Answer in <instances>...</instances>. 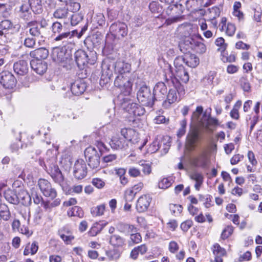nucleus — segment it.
Returning a JSON list of instances; mask_svg holds the SVG:
<instances>
[{
    "label": "nucleus",
    "instance_id": "nucleus-40",
    "mask_svg": "<svg viewBox=\"0 0 262 262\" xmlns=\"http://www.w3.org/2000/svg\"><path fill=\"white\" fill-rule=\"evenodd\" d=\"M106 255L110 259H117L119 258L121 251L116 247H114L106 251Z\"/></svg>",
    "mask_w": 262,
    "mask_h": 262
},
{
    "label": "nucleus",
    "instance_id": "nucleus-52",
    "mask_svg": "<svg viewBox=\"0 0 262 262\" xmlns=\"http://www.w3.org/2000/svg\"><path fill=\"white\" fill-rule=\"evenodd\" d=\"M136 196L135 193L133 190H131L129 188L126 189L124 192V199L126 202H132Z\"/></svg>",
    "mask_w": 262,
    "mask_h": 262
},
{
    "label": "nucleus",
    "instance_id": "nucleus-61",
    "mask_svg": "<svg viewBox=\"0 0 262 262\" xmlns=\"http://www.w3.org/2000/svg\"><path fill=\"white\" fill-rule=\"evenodd\" d=\"M96 145L101 154L109 150V149L106 146V145L100 141H97L96 142Z\"/></svg>",
    "mask_w": 262,
    "mask_h": 262
},
{
    "label": "nucleus",
    "instance_id": "nucleus-4",
    "mask_svg": "<svg viewBox=\"0 0 262 262\" xmlns=\"http://www.w3.org/2000/svg\"><path fill=\"white\" fill-rule=\"evenodd\" d=\"M176 67V74L174 76L171 70V67L168 66L167 69L164 70V75L165 80L167 83L172 82L173 78H175L177 81H181L182 82L187 83L189 79L188 72L182 64L174 65Z\"/></svg>",
    "mask_w": 262,
    "mask_h": 262
},
{
    "label": "nucleus",
    "instance_id": "nucleus-29",
    "mask_svg": "<svg viewBox=\"0 0 262 262\" xmlns=\"http://www.w3.org/2000/svg\"><path fill=\"white\" fill-rule=\"evenodd\" d=\"M27 28L29 29L30 34L36 37H42V32L37 21H30L28 23Z\"/></svg>",
    "mask_w": 262,
    "mask_h": 262
},
{
    "label": "nucleus",
    "instance_id": "nucleus-54",
    "mask_svg": "<svg viewBox=\"0 0 262 262\" xmlns=\"http://www.w3.org/2000/svg\"><path fill=\"white\" fill-rule=\"evenodd\" d=\"M147 253L149 257L155 258L161 255V251L158 247H152L151 250Z\"/></svg>",
    "mask_w": 262,
    "mask_h": 262
},
{
    "label": "nucleus",
    "instance_id": "nucleus-1",
    "mask_svg": "<svg viewBox=\"0 0 262 262\" xmlns=\"http://www.w3.org/2000/svg\"><path fill=\"white\" fill-rule=\"evenodd\" d=\"M64 29L61 23L57 21L54 22L50 28L54 40L65 48L73 43L74 34L76 31L64 32Z\"/></svg>",
    "mask_w": 262,
    "mask_h": 262
},
{
    "label": "nucleus",
    "instance_id": "nucleus-33",
    "mask_svg": "<svg viewBox=\"0 0 262 262\" xmlns=\"http://www.w3.org/2000/svg\"><path fill=\"white\" fill-rule=\"evenodd\" d=\"M17 201L23 205H28L31 203L30 195L26 190H20L17 195Z\"/></svg>",
    "mask_w": 262,
    "mask_h": 262
},
{
    "label": "nucleus",
    "instance_id": "nucleus-44",
    "mask_svg": "<svg viewBox=\"0 0 262 262\" xmlns=\"http://www.w3.org/2000/svg\"><path fill=\"white\" fill-rule=\"evenodd\" d=\"M10 215L8 207L4 204H0V216L4 220H8Z\"/></svg>",
    "mask_w": 262,
    "mask_h": 262
},
{
    "label": "nucleus",
    "instance_id": "nucleus-25",
    "mask_svg": "<svg viewBox=\"0 0 262 262\" xmlns=\"http://www.w3.org/2000/svg\"><path fill=\"white\" fill-rule=\"evenodd\" d=\"M110 145L114 149H121L127 146V141L124 138L119 136L118 135L112 137Z\"/></svg>",
    "mask_w": 262,
    "mask_h": 262
},
{
    "label": "nucleus",
    "instance_id": "nucleus-21",
    "mask_svg": "<svg viewBox=\"0 0 262 262\" xmlns=\"http://www.w3.org/2000/svg\"><path fill=\"white\" fill-rule=\"evenodd\" d=\"M30 63L32 69L39 75L43 74L47 70L48 64L42 60L32 59Z\"/></svg>",
    "mask_w": 262,
    "mask_h": 262
},
{
    "label": "nucleus",
    "instance_id": "nucleus-20",
    "mask_svg": "<svg viewBox=\"0 0 262 262\" xmlns=\"http://www.w3.org/2000/svg\"><path fill=\"white\" fill-rule=\"evenodd\" d=\"M69 58V55L67 53L65 48H55L52 51V58L57 63L66 62Z\"/></svg>",
    "mask_w": 262,
    "mask_h": 262
},
{
    "label": "nucleus",
    "instance_id": "nucleus-39",
    "mask_svg": "<svg viewBox=\"0 0 262 262\" xmlns=\"http://www.w3.org/2000/svg\"><path fill=\"white\" fill-rule=\"evenodd\" d=\"M68 215L69 216H77L82 218L83 216V212L81 208L79 206H75L71 208L68 211Z\"/></svg>",
    "mask_w": 262,
    "mask_h": 262
},
{
    "label": "nucleus",
    "instance_id": "nucleus-17",
    "mask_svg": "<svg viewBox=\"0 0 262 262\" xmlns=\"http://www.w3.org/2000/svg\"><path fill=\"white\" fill-rule=\"evenodd\" d=\"M102 75L101 80L102 78L105 79L106 82H108L113 76V72L115 73V62L107 60L103 62L102 65ZM101 81H100V83Z\"/></svg>",
    "mask_w": 262,
    "mask_h": 262
},
{
    "label": "nucleus",
    "instance_id": "nucleus-46",
    "mask_svg": "<svg viewBox=\"0 0 262 262\" xmlns=\"http://www.w3.org/2000/svg\"><path fill=\"white\" fill-rule=\"evenodd\" d=\"M169 209L173 215L178 216L182 212L183 207L181 205L170 204L169 205Z\"/></svg>",
    "mask_w": 262,
    "mask_h": 262
},
{
    "label": "nucleus",
    "instance_id": "nucleus-56",
    "mask_svg": "<svg viewBox=\"0 0 262 262\" xmlns=\"http://www.w3.org/2000/svg\"><path fill=\"white\" fill-rule=\"evenodd\" d=\"M60 237L67 245L71 244L72 241L74 238V237L73 235H66L63 234L62 232H60Z\"/></svg>",
    "mask_w": 262,
    "mask_h": 262
},
{
    "label": "nucleus",
    "instance_id": "nucleus-9",
    "mask_svg": "<svg viewBox=\"0 0 262 262\" xmlns=\"http://www.w3.org/2000/svg\"><path fill=\"white\" fill-rule=\"evenodd\" d=\"M131 76L118 75L114 81V85L119 88L125 95H129L132 91L133 80Z\"/></svg>",
    "mask_w": 262,
    "mask_h": 262
},
{
    "label": "nucleus",
    "instance_id": "nucleus-15",
    "mask_svg": "<svg viewBox=\"0 0 262 262\" xmlns=\"http://www.w3.org/2000/svg\"><path fill=\"white\" fill-rule=\"evenodd\" d=\"M185 63L187 66L190 68H195L199 63V58L195 54H188L184 56H179L177 57L174 61V64L179 66Z\"/></svg>",
    "mask_w": 262,
    "mask_h": 262
},
{
    "label": "nucleus",
    "instance_id": "nucleus-36",
    "mask_svg": "<svg viewBox=\"0 0 262 262\" xmlns=\"http://www.w3.org/2000/svg\"><path fill=\"white\" fill-rule=\"evenodd\" d=\"M172 178L170 177L163 178L158 183V187L160 189H166L171 186L173 183Z\"/></svg>",
    "mask_w": 262,
    "mask_h": 262
},
{
    "label": "nucleus",
    "instance_id": "nucleus-16",
    "mask_svg": "<svg viewBox=\"0 0 262 262\" xmlns=\"http://www.w3.org/2000/svg\"><path fill=\"white\" fill-rule=\"evenodd\" d=\"M73 175L77 180H81L87 174V167L84 161L78 159L76 161L73 166Z\"/></svg>",
    "mask_w": 262,
    "mask_h": 262
},
{
    "label": "nucleus",
    "instance_id": "nucleus-11",
    "mask_svg": "<svg viewBox=\"0 0 262 262\" xmlns=\"http://www.w3.org/2000/svg\"><path fill=\"white\" fill-rule=\"evenodd\" d=\"M23 59L20 60L19 62H17V75H21V77H17V80H18L21 85L24 86H29V78L25 76L28 73V62L27 60L29 59L28 54L23 55Z\"/></svg>",
    "mask_w": 262,
    "mask_h": 262
},
{
    "label": "nucleus",
    "instance_id": "nucleus-58",
    "mask_svg": "<svg viewBox=\"0 0 262 262\" xmlns=\"http://www.w3.org/2000/svg\"><path fill=\"white\" fill-rule=\"evenodd\" d=\"M190 178L191 180L195 182L203 181L204 177L203 175L196 171L192 172L190 175Z\"/></svg>",
    "mask_w": 262,
    "mask_h": 262
},
{
    "label": "nucleus",
    "instance_id": "nucleus-27",
    "mask_svg": "<svg viewBox=\"0 0 262 262\" xmlns=\"http://www.w3.org/2000/svg\"><path fill=\"white\" fill-rule=\"evenodd\" d=\"M192 164L196 167L205 168L208 166V159L205 151L201 152L198 156L192 159Z\"/></svg>",
    "mask_w": 262,
    "mask_h": 262
},
{
    "label": "nucleus",
    "instance_id": "nucleus-2",
    "mask_svg": "<svg viewBox=\"0 0 262 262\" xmlns=\"http://www.w3.org/2000/svg\"><path fill=\"white\" fill-rule=\"evenodd\" d=\"M197 38L203 40L200 35L195 34H190L188 36H186L179 43V47L180 51L184 54L189 52L190 50H193L198 54L204 53L206 51V46L204 43L196 40Z\"/></svg>",
    "mask_w": 262,
    "mask_h": 262
},
{
    "label": "nucleus",
    "instance_id": "nucleus-64",
    "mask_svg": "<svg viewBox=\"0 0 262 262\" xmlns=\"http://www.w3.org/2000/svg\"><path fill=\"white\" fill-rule=\"evenodd\" d=\"M244 156L240 154H236L233 156L230 160V163L232 165H235L239 161L243 160Z\"/></svg>",
    "mask_w": 262,
    "mask_h": 262
},
{
    "label": "nucleus",
    "instance_id": "nucleus-23",
    "mask_svg": "<svg viewBox=\"0 0 262 262\" xmlns=\"http://www.w3.org/2000/svg\"><path fill=\"white\" fill-rule=\"evenodd\" d=\"M131 66L124 61L119 60L115 62V73L118 75H132Z\"/></svg>",
    "mask_w": 262,
    "mask_h": 262
},
{
    "label": "nucleus",
    "instance_id": "nucleus-12",
    "mask_svg": "<svg viewBox=\"0 0 262 262\" xmlns=\"http://www.w3.org/2000/svg\"><path fill=\"white\" fill-rule=\"evenodd\" d=\"M84 156L91 168L96 170L99 168L100 157L95 147L90 146L86 148L84 151Z\"/></svg>",
    "mask_w": 262,
    "mask_h": 262
},
{
    "label": "nucleus",
    "instance_id": "nucleus-38",
    "mask_svg": "<svg viewBox=\"0 0 262 262\" xmlns=\"http://www.w3.org/2000/svg\"><path fill=\"white\" fill-rule=\"evenodd\" d=\"M4 196L5 199L11 204H16V192L14 190L8 189L5 192Z\"/></svg>",
    "mask_w": 262,
    "mask_h": 262
},
{
    "label": "nucleus",
    "instance_id": "nucleus-3",
    "mask_svg": "<svg viewBox=\"0 0 262 262\" xmlns=\"http://www.w3.org/2000/svg\"><path fill=\"white\" fill-rule=\"evenodd\" d=\"M30 8L35 13H40L42 11L41 0H25L20 7V17L29 20L31 17Z\"/></svg>",
    "mask_w": 262,
    "mask_h": 262
},
{
    "label": "nucleus",
    "instance_id": "nucleus-22",
    "mask_svg": "<svg viewBox=\"0 0 262 262\" xmlns=\"http://www.w3.org/2000/svg\"><path fill=\"white\" fill-rule=\"evenodd\" d=\"M151 198L148 194L141 196L138 200L136 204V209L139 212L145 211L148 208L151 202Z\"/></svg>",
    "mask_w": 262,
    "mask_h": 262
},
{
    "label": "nucleus",
    "instance_id": "nucleus-5",
    "mask_svg": "<svg viewBox=\"0 0 262 262\" xmlns=\"http://www.w3.org/2000/svg\"><path fill=\"white\" fill-rule=\"evenodd\" d=\"M120 106L122 109L128 114L126 117L132 118L141 116L145 113V108L136 103L133 102L127 98H122L120 99Z\"/></svg>",
    "mask_w": 262,
    "mask_h": 262
},
{
    "label": "nucleus",
    "instance_id": "nucleus-32",
    "mask_svg": "<svg viewBox=\"0 0 262 262\" xmlns=\"http://www.w3.org/2000/svg\"><path fill=\"white\" fill-rule=\"evenodd\" d=\"M53 16L56 19L69 18V16H70V12L66 7H60L54 11Z\"/></svg>",
    "mask_w": 262,
    "mask_h": 262
},
{
    "label": "nucleus",
    "instance_id": "nucleus-55",
    "mask_svg": "<svg viewBox=\"0 0 262 262\" xmlns=\"http://www.w3.org/2000/svg\"><path fill=\"white\" fill-rule=\"evenodd\" d=\"M130 240L133 244H139L141 241V236L138 233L133 232L130 233Z\"/></svg>",
    "mask_w": 262,
    "mask_h": 262
},
{
    "label": "nucleus",
    "instance_id": "nucleus-26",
    "mask_svg": "<svg viewBox=\"0 0 262 262\" xmlns=\"http://www.w3.org/2000/svg\"><path fill=\"white\" fill-rule=\"evenodd\" d=\"M85 90L86 84L81 79L76 80L71 84V91L74 95H80L84 93Z\"/></svg>",
    "mask_w": 262,
    "mask_h": 262
},
{
    "label": "nucleus",
    "instance_id": "nucleus-13",
    "mask_svg": "<svg viewBox=\"0 0 262 262\" xmlns=\"http://www.w3.org/2000/svg\"><path fill=\"white\" fill-rule=\"evenodd\" d=\"M110 32L115 38L122 39L127 36L128 28L125 23L117 21L111 25Z\"/></svg>",
    "mask_w": 262,
    "mask_h": 262
},
{
    "label": "nucleus",
    "instance_id": "nucleus-63",
    "mask_svg": "<svg viewBox=\"0 0 262 262\" xmlns=\"http://www.w3.org/2000/svg\"><path fill=\"white\" fill-rule=\"evenodd\" d=\"M203 111V108L201 106H198L195 111L193 112L192 118L196 121H199V118Z\"/></svg>",
    "mask_w": 262,
    "mask_h": 262
},
{
    "label": "nucleus",
    "instance_id": "nucleus-43",
    "mask_svg": "<svg viewBox=\"0 0 262 262\" xmlns=\"http://www.w3.org/2000/svg\"><path fill=\"white\" fill-rule=\"evenodd\" d=\"M242 106V101L241 100L237 101L234 104L233 109L230 112V116L234 119L237 120L239 118V115L238 110Z\"/></svg>",
    "mask_w": 262,
    "mask_h": 262
},
{
    "label": "nucleus",
    "instance_id": "nucleus-42",
    "mask_svg": "<svg viewBox=\"0 0 262 262\" xmlns=\"http://www.w3.org/2000/svg\"><path fill=\"white\" fill-rule=\"evenodd\" d=\"M70 18L71 24L72 26H76L80 23L83 19V15L81 13H75L69 16Z\"/></svg>",
    "mask_w": 262,
    "mask_h": 262
},
{
    "label": "nucleus",
    "instance_id": "nucleus-48",
    "mask_svg": "<svg viewBox=\"0 0 262 262\" xmlns=\"http://www.w3.org/2000/svg\"><path fill=\"white\" fill-rule=\"evenodd\" d=\"M241 86L245 92H249L251 90V86L248 79L245 77H242L239 79Z\"/></svg>",
    "mask_w": 262,
    "mask_h": 262
},
{
    "label": "nucleus",
    "instance_id": "nucleus-41",
    "mask_svg": "<svg viewBox=\"0 0 262 262\" xmlns=\"http://www.w3.org/2000/svg\"><path fill=\"white\" fill-rule=\"evenodd\" d=\"M105 209V205L102 204L91 208V213L93 216H101L104 214Z\"/></svg>",
    "mask_w": 262,
    "mask_h": 262
},
{
    "label": "nucleus",
    "instance_id": "nucleus-35",
    "mask_svg": "<svg viewBox=\"0 0 262 262\" xmlns=\"http://www.w3.org/2000/svg\"><path fill=\"white\" fill-rule=\"evenodd\" d=\"M107 223H96L92 227L90 230L89 232L90 235L94 236H96L98 233L103 229V228L106 225Z\"/></svg>",
    "mask_w": 262,
    "mask_h": 262
},
{
    "label": "nucleus",
    "instance_id": "nucleus-60",
    "mask_svg": "<svg viewBox=\"0 0 262 262\" xmlns=\"http://www.w3.org/2000/svg\"><path fill=\"white\" fill-rule=\"evenodd\" d=\"M192 225L193 222L191 220H187L181 224L180 227L183 231L187 232Z\"/></svg>",
    "mask_w": 262,
    "mask_h": 262
},
{
    "label": "nucleus",
    "instance_id": "nucleus-50",
    "mask_svg": "<svg viewBox=\"0 0 262 262\" xmlns=\"http://www.w3.org/2000/svg\"><path fill=\"white\" fill-rule=\"evenodd\" d=\"M213 253L216 257H222L226 255V250L222 247H213Z\"/></svg>",
    "mask_w": 262,
    "mask_h": 262
},
{
    "label": "nucleus",
    "instance_id": "nucleus-7",
    "mask_svg": "<svg viewBox=\"0 0 262 262\" xmlns=\"http://www.w3.org/2000/svg\"><path fill=\"white\" fill-rule=\"evenodd\" d=\"M45 167L47 172L50 175L54 182L62 185L64 181V177L56 164L54 157L47 160Z\"/></svg>",
    "mask_w": 262,
    "mask_h": 262
},
{
    "label": "nucleus",
    "instance_id": "nucleus-37",
    "mask_svg": "<svg viewBox=\"0 0 262 262\" xmlns=\"http://www.w3.org/2000/svg\"><path fill=\"white\" fill-rule=\"evenodd\" d=\"M146 247H135L131 251L130 257L131 258L135 260L138 258L139 253L143 255L147 251Z\"/></svg>",
    "mask_w": 262,
    "mask_h": 262
},
{
    "label": "nucleus",
    "instance_id": "nucleus-59",
    "mask_svg": "<svg viewBox=\"0 0 262 262\" xmlns=\"http://www.w3.org/2000/svg\"><path fill=\"white\" fill-rule=\"evenodd\" d=\"M235 30L236 27L234 24L231 23L227 24L226 32L228 36H232L234 34Z\"/></svg>",
    "mask_w": 262,
    "mask_h": 262
},
{
    "label": "nucleus",
    "instance_id": "nucleus-6",
    "mask_svg": "<svg viewBox=\"0 0 262 262\" xmlns=\"http://www.w3.org/2000/svg\"><path fill=\"white\" fill-rule=\"evenodd\" d=\"M76 62L79 68L82 69L87 64H94L97 60V53L93 51L87 52L79 50L75 53Z\"/></svg>",
    "mask_w": 262,
    "mask_h": 262
},
{
    "label": "nucleus",
    "instance_id": "nucleus-57",
    "mask_svg": "<svg viewBox=\"0 0 262 262\" xmlns=\"http://www.w3.org/2000/svg\"><path fill=\"white\" fill-rule=\"evenodd\" d=\"M186 120H183L181 122V127L179 129L177 136L179 138L183 136L186 132Z\"/></svg>",
    "mask_w": 262,
    "mask_h": 262
},
{
    "label": "nucleus",
    "instance_id": "nucleus-47",
    "mask_svg": "<svg viewBox=\"0 0 262 262\" xmlns=\"http://www.w3.org/2000/svg\"><path fill=\"white\" fill-rule=\"evenodd\" d=\"M110 243L112 246H121L123 243V239L117 235H112L110 240Z\"/></svg>",
    "mask_w": 262,
    "mask_h": 262
},
{
    "label": "nucleus",
    "instance_id": "nucleus-14",
    "mask_svg": "<svg viewBox=\"0 0 262 262\" xmlns=\"http://www.w3.org/2000/svg\"><path fill=\"white\" fill-rule=\"evenodd\" d=\"M38 186L45 196L49 197L52 200L57 196L56 190L52 187L51 183L48 180L44 179H39Z\"/></svg>",
    "mask_w": 262,
    "mask_h": 262
},
{
    "label": "nucleus",
    "instance_id": "nucleus-10",
    "mask_svg": "<svg viewBox=\"0 0 262 262\" xmlns=\"http://www.w3.org/2000/svg\"><path fill=\"white\" fill-rule=\"evenodd\" d=\"M137 95L138 100L143 105L150 107L154 105L155 101L154 94L147 85H143L141 86Z\"/></svg>",
    "mask_w": 262,
    "mask_h": 262
},
{
    "label": "nucleus",
    "instance_id": "nucleus-28",
    "mask_svg": "<svg viewBox=\"0 0 262 262\" xmlns=\"http://www.w3.org/2000/svg\"><path fill=\"white\" fill-rule=\"evenodd\" d=\"M175 6L178 8V15L167 18L165 21V24L167 25H170L172 23L181 21L183 18L181 14L184 12L185 6L182 4H177Z\"/></svg>",
    "mask_w": 262,
    "mask_h": 262
},
{
    "label": "nucleus",
    "instance_id": "nucleus-34",
    "mask_svg": "<svg viewBox=\"0 0 262 262\" xmlns=\"http://www.w3.org/2000/svg\"><path fill=\"white\" fill-rule=\"evenodd\" d=\"M216 76V73L214 72H210L202 80V84L206 88L212 87L213 85V80Z\"/></svg>",
    "mask_w": 262,
    "mask_h": 262
},
{
    "label": "nucleus",
    "instance_id": "nucleus-18",
    "mask_svg": "<svg viewBox=\"0 0 262 262\" xmlns=\"http://www.w3.org/2000/svg\"><path fill=\"white\" fill-rule=\"evenodd\" d=\"M0 83L6 89H12L15 85V77L9 71H3L0 74Z\"/></svg>",
    "mask_w": 262,
    "mask_h": 262
},
{
    "label": "nucleus",
    "instance_id": "nucleus-45",
    "mask_svg": "<svg viewBox=\"0 0 262 262\" xmlns=\"http://www.w3.org/2000/svg\"><path fill=\"white\" fill-rule=\"evenodd\" d=\"M120 133L123 137L122 138H124L126 141H131L132 140L131 135L133 134H135V132L131 128H124L121 129Z\"/></svg>",
    "mask_w": 262,
    "mask_h": 262
},
{
    "label": "nucleus",
    "instance_id": "nucleus-62",
    "mask_svg": "<svg viewBox=\"0 0 262 262\" xmlns=\"http://www.w3.org/2000/svg\"><path fill=\"white\" fill-rule=\"evenodd\" d=\"M117 155L115 154H110L105 156L103 157L102 160L104 163H109L116 160L117 159Z\"/></svg>",
    "mask_w": 262,
    "mask_h": 262
},
{
    "label": "nucleus",
    "instance_id": "nucleus-51",
    "mask_svg": "<svg viewBox=\"0 0 262 262\" xmlns=\"http://www.w3.org/2000/svg\"><path fill=\"white\" fill-rule=\"evenodd\" d=\"M0 29L2 30H9L13 29L15 30V27L13 26L12 23L9 20H4L0 23Z\"/></svg>",
    "mask_w": 262,
    "mask_h": 262
},
{
    "label": "nucleus",
    "instance_id": "nucleus-31",
    "mask_svg": "<svg viewBox=\"0 0 262 262\" xmlns=\"http://www.w3.org/2000/svg\"><path fill=\"white\" fill-rule=\"evenodd\" d=\"M116 228L119 231L125 234L137 232V228L135 226L123 223H119L117 225Z\"/></svg>",
    "mask_w": 262,
    "mask_h": 262
},
{
    "label": "nucleus",
    "instance_id": "nucleus-30",
    "mask_svg": "<svg viewBox=\"0 0 262 262\" xmlns=\"http://www.w3.org/2000/svg\"><path fill=\"white\" fill-rule=\"evenodd\" d=\"M48 50L44 48H38L30 52V56L34 58V59H45L48 57Z\"/></svg>",
    "mask_w": 262,
    "mask_h": 262
},
{
    "label": "nucleus",
    "instance_id": "nucleus-53",
    "mask_svg": "<svg viewBox=\"0 0 262 262\" xmlns=\"http://www.w3.org/2000/svg\"><path fill=\"white\" fill-rule=\"evenodd\" d=\"M233 231V227L231 226H228L222 231L221 238L223 239L227 238L230 236Z\"/></svg>",
    "mask_w": 262,
    "mask_h": 262
},
{
    "label": "nucleus",
    "instance_id": "nucleus-24",
    "mask_svg": "<svg viewBox=\"0 0 262 262\" xmlns=\"http://www.w3.org/2000/svg\"><path fill=\"white\" fill-rule=\"evenodd\" d=\"M199 133L196 129L190 130L187 136V145L190 150H193L198 141L199 140Z\"/></svg>",
    "mask_w": 262,
    "mask_h": 262
},
{
    "label": "nucleus",
    "instance_id": "nucleus-49",
    "mask_svg": "<svg viewBox=\"0 0 262 262\" xmlns=\"http://www.w3.org/2000/svg\"><path fill=\"white\" fill-rule=\"evenodd\" d=\"M160 146V142L158 139H156L148 148L147 152L151 154L155 153L159 149Z\"/></svg>",
    "mask_w": 262,
    "mask_h": 262
},
{
    "label": "nucleus",
    "instance_id": "nucleus-8",
    "mask_svg": "<svg viewBox=\"0 0 262 262\" xmlns=\"http://www.w3.org/2000/svg\"><path fill=\"white\" fill-rule=\"evenodd\" d=\"M168 84H171L172 88H170L168 93H167L166 101L169 104H172L178 100V94L180 96L185 94L184 86L181 82L177 81L175 78L172 79V82H169Z\"/></svg>",
    "mask_w": 262,
    "mask_h": 262
},
{
    "label": "nucleus",
    "instance_id": "nucleus-19",
    "mask_svg": "<svg viewBox=\"0 0 262 262\" xmlns=\"http://www.w3.org/2000/svg\"><path fill=\"white\" fill-rule=\"evenodd\" d=\"M167 93V89L165 84L163 82H158L154 88L153 94L155 100H164Z\"/></svg>",
    "mask_w": 262,
    "mask_h": 262
}]
</instances>
